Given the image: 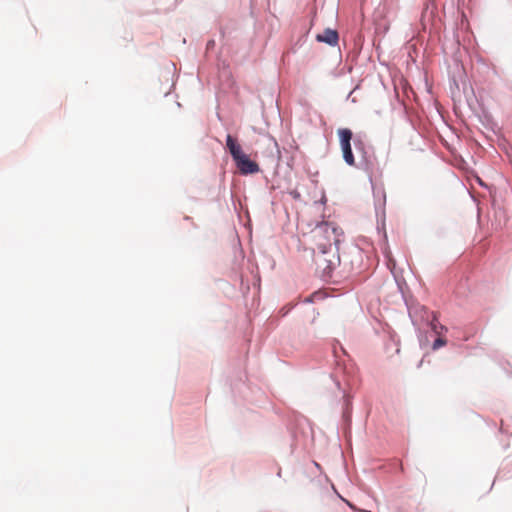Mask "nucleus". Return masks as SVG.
Segmentation results:
<instances>
[{"instance_id": "f257e3e1", "label": "nucleus", "mask_w": 512, "mask_h": 512, "mask_svg": "<svg viewBox=\"0 0 512 512\" xmlns=\"http://www.w3.org/2000/svg\"><path fill=\"white\" fill-rule=\"evenodd\" d=\"M226 146L236 163L239 171L246 174H253L259 171V166L256 162L252 161L243 151L241 146L237 143L231 135H227Z\"/></svg>"}, {"instance_id": "f03ea898", "label": "nucleus", "mask_w": 512, "mask_h": 512, "mask_svg": "<svg viewBox=\"0 0 512 512\" xmlns=\"http://www.w3.org/2000/svg\"><path fill=\"white\" fill-rule=\"evenodd\" d=\"M338 135L340 138L341 149L343 158L348 165H354L355 159L351 149L352 131L347 128L339 129Z\"/></svg>"}, {"instance_id": "7ed1b4c3", "label": "nucleus", "mask_w": 512, "mask_h": 512, "mask_svg": "<svg viewBox=\"0 0 512 512\" xmlns=\"http://www.w3.org/2000/svg\"><path fill=\"white\" fill-rule=\"evenodd\" d=\"M317 41L327 43L331 46L337 45L339 36L336 30L325 29L323 33L316 36Z\"/></svg>"}, {"instance_id": "20e7f679", "label": "nucleus", "mask_w": 512, "mask_h": 512, "mask_svg": "<svg viewBox=\"0 0 512 512\" xmlns=\"http://www.w3.org/2000/svg\"><path fill=\"white\" fill-rule=\"evenodd\" d=\"M334 230L330 227L327 222H321L316 225V227L312 230V234L314 238L324 236L327 239H330L331 234H333Z\"/></svg>"}, {"instance_id": "39448f33", "label": "nucleus", "mask_w": 512, "mask_h": 512, "mask_svg": "<svg viewBox=\"0 0 512 512\" xmlns=\"http://www.w3.org/2000/svg\"><path fill=\"white\" fill-rule=\"evenodd\" d=\"M430 326H431L432 331L438 336H442L447 331V328L444 325H442L441 323H439L436 314H433V318L430 322Z\"/></svg>"}, {"instance_id": "423d86ee", "label": "nucleus", "mask_w": 512, "mask_h": 512, "mask_svg": "<svg viewBox=\"0 0 512 512\" xmlns=\"http://www.w3.org/2000/svg\"><path fill=\"white\" fill-rule=\"evenodd\" d=\"M373 192H374V197L378 200V205L380 207H384L385 202H386L385 190L383 188L379 187V188H374Z\"/></svg>"}, {"instance_id": "0eeeda50", "label": "nucleus", "mask_w": 512, "mask_h": 512, "mask_svg": "<svg viewBox=\"0 0 512 512\" xmlns=\"http://www.w3.org/2000/svg\"><path fill=\"white\" fill-rule=\"evenodd\" d=\"M446 343H447V341L445 338H443L442 336H438V338L434 341V343L432 345V349L437 350V349L445 346Z\"/></svg>"}, {"instance_id": "6e6552de", "label": "nucleus", "mask_w": 512, "mask_h": 512, "mask_svg": "<svg viewBox=\"0 0 512 512\" xmlns=\"http://www.w3.org/2000/svg\"><path fill=\"white\" fill-rule=\"evenodd\" d=\"M290 195L294 198V199H300V193L297 191V190H292L290 191Z\"/></svg>"}]
</instances>
